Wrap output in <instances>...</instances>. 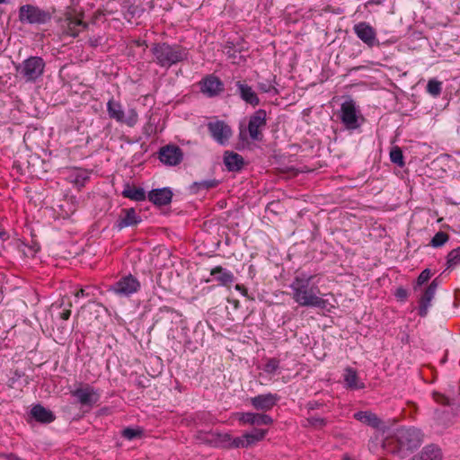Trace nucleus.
<instances>
[{
	"label": "nucleus",
	"instance_id": "f3484780",
	"mask_svg": "<svg viewBox=\"0 0 460 460\" xmlns=\"http://www.w3.org/2000/svg\"><path fill=\"white\" fill-rule=\"evenodd\" d=\"M140 222L141 217L137 214L134 208H124L114 226L120 231L125 227L137 226Z\"/></svg>",
	"mask_w": 460,
	"mask_h": 460
},
{
	"label": "nucleus",
	"instance_id": "4be33fe9",
	"mask_svg": "<svg viewBox=\"0 0 460 460\" xmlns=\"http://www.w3.org/2000/svg\"><path fill=\"white\" fill-rule=\"evenodd\" d=\"M224 163L229 171H239L243 165L242 155L237 153L226 151L224 155Z\"/></svg>",
	"mask_w": 460,
	"mask_h": 460
},
{
	"label": "nucleus",
	"instance_id": "e433bc0d",
	"mask_svg": "<svg viewBox=\"0 0 460 460\" xmlns=\"http://www.w3.org/2000/svg\"><path fill=\"white\" fill-rule=\"evenodd\" d=\"M307 422L309 425H311L312 427H314L316 429H321V428L324 427L326 424L325 419L321 418V417H315V416H312V417L308 418Z\"/></svg>",
	"mask_w": 460,
	"mask_h": 460
},
{
	"label": "nucleus",
	"instance_id": "4c0bfd02",
	"mask_svg": "<svg viewBox=\"0 0 460 460\" xmlns=\"http://www.w3.org/2000/svg\"><path fill=\"white\" fill-rule=\"evenodd\" d=\"M24 375L19 371H15L13 373V376H11L8 381H7V385L10 387V388H17V383L19 382V380Z\"/></svg>",
	"mask_w": 460,
	"mask_h": 460
},
{
	"label": "nucleus",
	"instance_id": "6e6552de",
	"mask_svg": "<svg viewBox=\"0 0 460 460\" xmlns=\"http://www.w3.org/2000/svg\"><path fill=\"white\" fill-rule=\"evenodd\" d=\"M140 288L139 281L132 275H127L112 284L108 291L120 297H128L138 291Z\"/></svg>",
	"mask_w": 460,
	"mask_h": 460
},
{
	"label": "nucleus",
	"instance_id": "2f4dec72",
	"mask_svg": "<svg viewBox=\"0 0 460 460\" xmlns=\"http://www.w3.org/2000/svg\"><path fill=\"white\" fill-rule=\"evenodd\" d=\"M279 368V360L276 358H268L264 367L263 370L265 373L269 375H274L277 373V371Z\"/></svg>",
	"mask_w": 460,
	"mask_h": 460
},
{
	"label": "nucleus",
	"instance_id": "79ce46f5",
	"mask_svg": "<svg viewBox=\"0 0 460 460\" xmlns=\"http://www.w3.org/2000/svg\"><path fill=\"white\" fill-rule=\"evenodd\" d=\"M395 296L403 300V299H406L407 296H408V292L406 289L402 288H400L396 290V293H395Z\"/></svg>",
	"mask_w": 460,
	"mask_h": 460
},
{
	"label": "nucleus",
	"instance_id": "4468645a",
	"mask_svg": "<svg viewBox=\"0 0 460 460\" xmlns=\"http://www.w3.org/2000/svg\"><path fill=\"white\" fill-rule=\"evenodd\" d=\"M183 157L181 148L177 146L168 145L163 146L159 151L160 161L169 166L179 164Z\"/></svg>",
	"mask_w": 460,
	"mask_h": 460
},
{
	"label": "nucleus",
	"instance_id": "0eeeda50",
	"mask_svg": "<svg viewBox=\"0 0 460 460\" xmlns=\"http://www.w3.org/2000/svg\"><path fill=\"white\" fill-rule=\"evenodd\" d=\"M50 19L48 12L32 4L22 5L19 9V20L31 24H43Z\"/></svg>",
	"mask_w": 460,
	"mask_h": 460
},
{
	"label": "nucleus",
	"instance_id": "a18cd8bd",
	"mask_svg": "<svg viewBox=\"0 0 460 460\" xmlns=\"http://www.w3.org/2000/svg\"><path fill=\"white\" fill-rule=\"evenodd\" d=\"M70 315H71V310L70 309H64L60 313V318L63 319V320L69 319Z\"/></svg>",
	"mask_w": 460,
	"mask_h": 460
},
{
	"label": "nucleus",
	"instance_id": "a211bd4d",
	"mask_svg": "<svg viewBox=\"0 0 460 460\" xmlns=\"http://www.w3.org/2000/svg\"><path fill=\"white\" fill-rule=\"evenodd\" d=\"M240 422L250 425H270L273 422L272 418L267 414L243 412L239 417Z\"/></svg>",
	"mask_w": 460,
	"mask_h": 460
},
{
	"label": "nucleus",
	"instance_id": "423d86ee",
	"mask_svg": "<svg viewBox=\"0 0 460 460\" xmlns=\"http://www.w3.org/2000/svg\"><path fill=\"white\" fill-rule=\"evenodd\" d=\"M45 62L40 57H31L20 64L16 70L27 82L35 81L44 71Z\"/></svg>",
	"mask_w": 460,
	"mask_h": 460
},
{
	"label": "nucleus",
	"instance_id": "49530a36",
	"mask_svg": "<svg viewBox=\"0 0 460 460\" xmlns=\"http://www.w3.org/2000/svg\"><path fill=\"white\" fill-rule=\"evenodd\" d=\"M438 279L437 278V279L432 280V282L429 285V287L427 288H433V291L436 292L437 288H438Z\"/></svg>",
	"mask_w": 460,
	"mask_h": 460
},
{
	"label": "nucleus",
	"instance_id": "39448f33",
	"mask_svg": "<svg viewBox=\"0 0 460 460\" xmlns=\"http://www.w3.org/2000/svg\"><path fill=\"white\" fill-rule=\"evenodd\" d=\"M107 112L111 119L130 128L134 127L138 121V114L136 109L129 108L127 113H125L121 103L113 98L110 99L107 102Z\"/></svg>",
	"mask_w": 460,
	"mask_h": 460
},
{
	"label": "nucleus",
	"instance_id": "5701e85b",
	"mask_svg": "<svg viewBox=\"0 0 460 460\" xmlns=\"http://www.w3.org/2000/svg\"><path fill=\"white\" fill-rule=\"evenodd\" d=\"M354 418L372 428H378L381 424L380 419L376 416V414L371 412V411H358L354 413Z\"/></svg>",
	"mask_w": 460,
	"mask_h": 460
},
{
	"label": "nucleus",
	"instance_id": "de8ad7c7",
	"mask_svg": "<svg viewBox=\"0 0 460 460\" xmlns=\"http://www.w3.org/2000/svg\"><path fill=\"white\" fill-rule=\"evenodd\" d=\"M235 288H236L237 290H242V291H243V292H244V291H246V290H245V288H243V287H241L240 285H236Z\"/></svg>",
	"mask_w": 460,
	"mask_h": 460
},
{
	"label": "nucleus",
	"instance_id": "9b49d317",
	"mask_svg": "<svg viewBox=\"0 0 460 460\" xmlns=\"http://www.w3.org/2000/svg\"><path fill=\"white\" fill-rule=\"evenodd\" d=\"M359 111L352 100L346 101L341 107V119L348 129H356L359 127Z\"/></svg>",
	"mask_w": 460,
	"mask_h": 460
},
{
	"label": "nucleus",
	"instance_id": "bb28decb",
	"mask_svg": "<svg viewBox=\"0 0 460 460\" xmlns=\"http://www.w3.org/2000/svg\"><path fill=\"white\" fill-rule=\"evenodd\" d=\"M222 439L221 442L225 443L226 447H231V448H244L248 447V445H245L246 443V438L245 435H243L242 437H236L233 438L229 434H224L221 436Z\"/></svg>",
	"mask_w": 460,
	"mask_h": 460
},
{
	"label": "nucleus",
	"instance_id": "aec40b11",
	"mask_svg": "<svg viewBox=\"0 0 460 460\" xmlns=\"http://www.w3.org/2000/svg\"><path fill=\"white\" fill-rule=\"evenodd\" d=\"M172 198V193L167 188L153 190L148 194V199L157 206H165L170 204Z\"/></svg>",
	"mask_w": 460,
	"mask_h": 460
},
{
	"label": "nucleus",
	"instance_id": "a19ab883",
	"mask_svg": "<svg viewBox=\"0 0 460 460\" xmlns=\"http://www.w3.org/2000/svg\"><path fill=\"white\" fill-rule=\"evenodd\" d=\"M258 87L263 93H270L274 89V86L270 83H259Z\"/></svg>",
	"mask_w": 460,
	"mask_h": 460
},
{
	"label": "nucleus",
	"instance_id": "c9c22d12",
	"mask_svg": "<svg viewBox=\"0 0 460 460\" xmlns=\"http://www.w3.org/2000/svg\"><path fill=\"white\" fill-rule=\"evenodd\" d=\"M141 433L142 432L139 429L126 428L122 431V436L128 440H132V439L139 437L141 435Z\"/></svg>",
	"mask_w": 460,
	"mask_h": 460
},
{
	"label": "nucleus",
	"instance_id": "f257e3e1",
	"mask_svg": "<svg viewBox=\"0 0 460 460\" xmlns=\"http://www.w3.org/2000/svg\"><path fill=\"white\" fill-rule=\"evenodd\" d=\"M314 279V275H296L290 284L292 298L300 306L326 309L329 303L321 296V290Z\"/></svg>",
	"mask_w": 460,
	"mask_h": 460
},
{
	"label": "nucleus",
	"instance_id": "393cba45",
	"mask_svg": "<svg viewBox=\"0 0 460 460\" xmlns=\"http://www.w3.org/2000/svg\"><path fill=\"white\" fill-rule=\"evenodd\" d=\"M344 382L348 388L358 390L364 388V384L358 382L357 371L351 367H347L343 374Z\"/></svg>",
	"mask_w": 460,
	"mask_h": 460
},
{
	"label": "nucleus",
	"instance_id": "2eb2a0df",
	"mask_svg": "<svg viewBox=\"0 0 460 460\" xmlns=\"http://www.w3.org/2000/svg\"><path fill=\"white\" fill-rule=\"evenodd\" d=\"M279 400L277 394H259L250 399L252 405L258 411H267L271 410Z\"/></svg>",
	"mask_w": 460,
	"mask_h": 460
},
{
	"label": "nucleus",
	"instance_id": "72a5a7b5",
	"mask_svg": "<svg viewBox=\"0 0 460 460\" xmlns=\"http://www.w3.org/2000/svg\"><path fill=\"white\" fill-rule=\"evenodd\" d=\"M448 240V235L447 234H446L445 232H438L434 237L431 239V245L433 247H440L442 246L443 244H445L447 243V241Z\"/></svg>",
	"mask_w": 460,
	"mask_h": 460
},
{
	"label": "nucleus",
	"instance_id": "f03ea898",
	"mask_svg": "<svg viewBox=\"0 0 460 460\" xmlns=\"http://www.w3.org/2000/svg\"><path fill=\"white\" fill-rule=\"evenodd\" d=\"M423 438L424 435L420 429L414 427H402L386 438L383 447L387 453L404 458L421 445Z\"/></svg>",
	"mask_w": 460,
	"mask_h": 460
},
{
	"label": "nucleus",
	"instance_id": "a878e982",
	"mask_svg": "<svg viewBox=\"0 0 460 460\" xmlns=\"http://www.w3.org/2000/svg\"><path fill=\"white\" fill-rule=\"evenodd\" d=\"M211 276L222 285H227L234 281V275L231 271L217 266L211 270Z\"/></svg>",
	"mask_w": 460,
	"mask_h": 460
},
{
	"label": "nucleus",
	"instance_id": "f704fd0d",
	"mask_svg": "<svg viewBox=\"0 0 460 460\" xmlns=\"http://www.w3.org/2000/svg\"><path fill=\"white\" fill-rule=\"evenodd\" d=\"M442 90L441 83L437 80H429L427 84V91L433 96H438L440 94Z\"/></svg>",
	"mask_w": 460,
	"mask_h": 460
},
{
	"label": "nucleus",
	"instance_id": "ea45409f",
	"mask_svg": "<svg viewBox=\"0 0 460 460\" xmlns=\"http://www.w3.org/2000/svg\"><path fill=\"white\" fill-rule=\"evenodd\" d=\"M88 179H89L88 172H79L75 176V181L76 184L83 186L88 181Z\"/></svg>",
	"mask_w": 460,
	"mask_h": 460
},
{
	"label": "nucleus",
	"instance_id": "473e14b6",
	"mask_svg": "<svg viewBox=\"0 0 460 460\" xmlns=\"http://www.w3.org/2000/svg\"><path fill=\"white\" fill-rule=\"evenodd\" d=\"M390 159L394 164H395L401 167L404 165L402 152L401 148L398 146H394L391 149Z\"/></svg>",
	"mask_w": 460,
	"mask_h": 460
},
{
	"label": "nucleus",
	"instance_id": "6ab92c4d",
	"mask_svg": "<svg viewBox=\"0 0 460 460\" xmlns=\"http://www.w3.org/2000/svg\"><path fill=\"white\" fill-rule=\"evenodd\" d=\"M235 85L243 101L253 107L259 105L260 99L250 85L241 81H237Z\"/></svg>",
	"mask_w": 460,
	"mask_h": 460
},
{
	"label": "nucleus",
	"instance_id": "58836bf2",
	"mask_svg": "<svg viewBox=\"0 0 460 460\" xmlns=\"http://www.w3.org/2000/svg\"><path fill=\"white\" fill-rule=\"evenodd\" d=\"M431 277V272L429 269H426L421 271L417 279V285L421 286L426 283Z\"/></svg>",
	"mask_w": 460,
	"mask_h": 460
},
{
	"label": "nucleus",
	"instance_id": "37998d69",
	"mask_svg": "<svg viewBox=\"0 0 460 460\" xmlns=\"http://www.w3.org/2000/svg\"><path fill=\"white\" fill-rule=\"evenodd\" d=\"M75 296L76 297H80V296H82V297H84V296H91V293H90L87 289H85V288H81V289H79V290L75 294Z\"/></svg>",
	"mask_w": 460,
	"mask_h": 460
},
{
	"label": "nucleus",
	"instance_id": "1a4fd4ad",
	"mask_svg": "<svg viewBox=\"0 0 460 460\" xmlns=\"http://www.w3.org/2000/svg\"><path fill=\"white\" fill-rule=\"evenodd\" d=\"M71 395L76 399L81 406H86L89 409L93 408L100 399L98 391L88 384L71 391Z\"/></svg>",
	"mask_w": 460,
	"mask_h": 460
},
{
	"label": "nucleus",
	"instance_id": "cd10ccee",
	"mask_svg": "<svg viewBox=\"0 0 460 460\" xmlns=\"http://www.w3.org/2000/svg\"><path fill=\"white\" fill-rule=\"evenodd\" d=\"M125 198L130 199L135 201H142L146 199V191L142 188H136L127 185L122 191Z\"/></svg>",
	"mask_w": 460,
	"mask_h": 460
},
{
	"label": "nucleus",
	"instance_id": "c756f323",
	"mask_svg": "<svg viewBox=\"0 0 460 460\" xmlns=\"http://www.w3.org/2000/svg\"><path fill=\"white\" fill-rule=\"evenodd\" d=\"M267 433L266 429H253L251 433H245L246 438V443L245 445H248V447L255 444L258 441H261L264 438L265 435Z\"/></svg>",
	"mask_w": 460,
	"mask_h": 460
},
{
	"label": "nucleus",
	"instance_id": "9d476101",
	"mask_svg": "<svg viewBox=\"0 0 460 460\" xmlns=\"http://www.w3.org/2000/svg\"><path fill=\"white\" fill-rule=\"evenodd\" d=\"M207 126L212 138L221 146H226L233 135L230 126L223 120H211Z\"/></svg>",
	"mask_w": 460,
	"mask_h": 460
},
{
	"label": "nucleus",
	"instance_id": "412c9836",
	"mask_svg": "<svg viewBox=\"0 0 460 460\" xmlns=\"http://www.w3.org/2000/svg\"><path fill=\"white\" fill-rule=\"evenodd\" d=\"M31 414L37 421L41 423H50L55 420L53 412L40 404L33 406Z\"/></svg>",
	"mask_w": 460,
	"mask_h": 460
},
{
	"label": "nucleus",
	"instance_id": "c03bdc74",
	"mask_svg": "<svg viewBox=\"0 0 460 460\" xmlns=\"http://www.w3.org/2000/svg\"><path fill=\"white\" fill-rule=\"evenodd\" d=\"M9 238L8 232L0 225V240L5 241Z\"/></svg>",
	"mask_w": 460,
	"mask_h": 460
},
{
	"label": "nucleus",
	"instance_id": "f8f14e48",
	"mask_svg": "<svg viewBox=\"0 0 460 460\" xmlns=\"http://www.w3.org/2000/svg\"><path fill=\"white\" fill-rule=\"evenodd\" d=\"M353 31L357 37L367 47L372 48L379 45V41L376 38V31L369 23L360 22L354 25Z\"/></svg>",
	"mask_w": 460,
	"mask_h": 460
},
{
	"label": "nucleus",
	"instance_id": "09e8293b",
	"mask_svg": "<svg viewBox=\"0 0 460 460\" xmlns=\"http://www.w3.org/2000/svg\"><path fill=\"white\" fill-rule=\"evenodd\" d=\"M6 2H7V0H0V4H4Z\"/></svg>",
	"mask_w": 460,
	"mask_h": 460
},
{
	"label": "nucleus",
	"instance_id": "8fccbe9b",
	"mask_svg": "<svg viewBox=\"0 0 460 460\" xmlns=\"http://www.w3.org/2000/svg\"><path fill=\"white\" fill-rule=\"evenodd\" d=\"M344 460H349V458L345 457Z\"/></svg>",
	"mask_w": 460,
	"mask_h": 460
},
{
	"label": "nucleus",
	"instance_id": "ddd939ff",
	"mask_svg": "<svg viewBox=\"0 0 460 460\" xmlns=\"http://www.w3.org/2000/svg\"><path fill=\"white\" fill-rule=\"evenodd\" d=\"M86 26L81 17L72 12H67L62 21L63 31L72 37H76Z\"/></svg>",
	"mask_w": 460,
	"mask_h": 460
},
{
	"label": "nucleus",
	"instance_id": "7ed1b4c3",
	"mask_svg": "<svg viewBox=\"0 0 460 460\" xmlns=\"http://www.w3.org/2000/svg\"><path fill=\"white\" fill-rule=\"evenodd\" d=\"M154 61L162 67L169 68L188 58V50L181 45L168 43H155L151 48Z\"/></svg>",
	"mask_w": 460,
	"mask_h": 460
},
{
	"label": "nucleus",
	"instance_id": "c85d7f7f",
	"mask_svg": "<svg viewBox=\"0 0 460 460\" xmlns=\"http://www.w3.org/2000/svg\"><path fill=\"white\" fill-rule=\"evenodd\" d=\"M219 184V181L215 179L204 180L200 181H196L192 185H190V189L193 193H197L201 190H210L216 188Z\"/></svg>",
	"mask_w": 460,
	"mask_h": 460
},
{
	"label": "nucleus",
	"instance_id": "dca6fc26",
	"mask_svg": "<svg viewBox=\"0 0 460 460\" xmlns=\"http://www.w3.org/2000/svg\"><path fill=\"white\" fill-rule=\"evenodd\" d=\"M201 92L208 97L219 94L224 90L221 80L215 75H208L200 82Z\"/></svg>",
	"mask_w": 460,
	"mask_h": 460
},
{
	"label": "nucleus",
	"instance_id": "7c9ffc66",
	"mask_svg": "<svg viewBox=\"0 0 460 460\" xmlns=\"http://www.w3.org/2000/svg\"><path fill=\"white\" fill-rule=\"evenodd\" d=\"M447 268L454 269L460 264V248L451 251L447 255Z\"/></svg>",
	"mask_w": 460,
	"mask_h": 460
},
{
	"label": "nucleus",
	"instance_id": "20e7f679",
	"mask_svg": "<svg viewBox=\"0 0 460 460\" xmlns=\"http://www.w3.org/2000/svg\"><path fill=\"white\" fill-rule=\"evenodd\" d=\"M267 125V112L265 110L259 109L253 112L248 119V125L240 123L239 137L243 141L250 138L252 141H261L263 138V130Z\"/></svg>",
	"mask_w": 460,
	"mask_h": 460
},
{
	"label": "nucleus",
	"instance_id": "b1692460",
	"mask_svg": "<svg viewBox=\"0 0 460 460\" xmlns=\"http://www.w3.org/2000/svg\"><path fill=\"white\" fill-rule=\"evenodd\" d=\"M436 292L433 291L432 288H426L424 290L423 295L420 298L419 301V314L420 316H426L429 311V308L431 305V301L435 296Z\"/></svg>",
	"mask_w": 460,
	"mask_h": 460
}]
</instances>
